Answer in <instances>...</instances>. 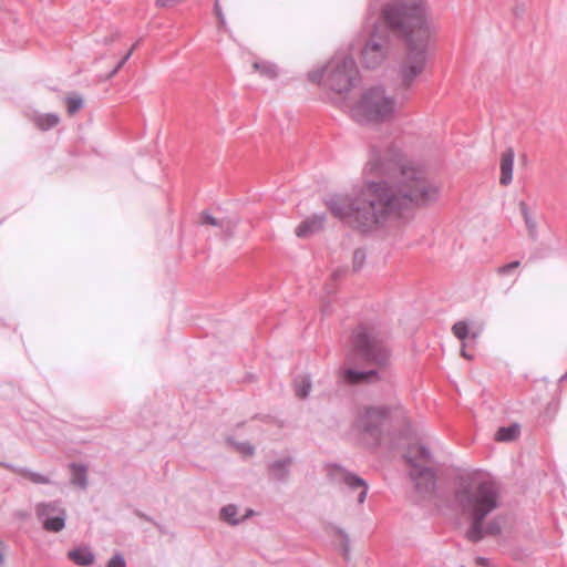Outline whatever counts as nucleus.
<instances>
[{
    "mask_svg": "<svg viewBox=\"0 0 567 567\" xmlns=\"http://www.w3.org/2000/svg\"><path fill=\"white\" fill-rule=\"evenodd\" d=\"M364 171L390 179L368 182L353 199L334 195L327 200L334 217L361 233L372 231L401 218L412 207L439 198V187L426 179L423 169L403 164L401 151L390 142L371 145Z\"/></svg>",
    "mask_w": 567,
    "mask_h": 567,
    "instance_id": "1",
    "label": "nucleus"
},
{
    "mask_svg": "<svg viewBox=\"0 0 567 567\" xmlns=\"http://www.w3.org/2000/svg\"><path fill=\"white\" fill-rule=\"evenodd\" d=\"M382 18L406 42V54L398 69L403 87L409 89L427 63L431 28L422 0H396L382 8Z\"/></svg>",
    "mask_w": 567,
    "mask_h": 567,
    "instance_id": "2",
    "label": "nucleus"
},
{
    "mask_svg": "<svg viewBox=\"0 0 567 567\" xmlns=\"http://www.w3.org/2000/svg\"><path fill=\"white\" fill-rule=\"evenodd\" d=\"M455 502L471 518L465 536L472 543L483 539V522L502 506L501 488L495 481L484 480L463 485L455 492Z\"/></svg>",
    "mask_w": 567,
    "mask_h": 567,
    "instance_id": "3",
    "label": "nucleus"
},
{
    "mask_svg": "<svg viewBox=\"0 0 567 567\" xmlns=\"http://www.w3.org/2000/svg\"><path fill=\"white\" fill-rule=\"evenodd\" d=\"M396 112V100L388 95L384 87L367 89L350 109V116L361 125L390 122Z\"/></svg>",
    "mask_w": 567,
    "mask_h": 567,
    "instance_id": "4",
    "label": "nucleus"
},
{
    "mask_svg": "<svg viewBox=\"0 0 567 567\" xmlns=\"http://www.w3.org/2000/svg\"><path fill=\"white\" fill-rule=\"evenodd\" d=\"M389 334L368 323L359 324L352 332L351 351L367 363L385 367L390 362Z\"/></svg>",
    "mask_w": 567,
    "mask_h": 567,
    "instance_id": "5",
    "label": "nucleus"
},
{
    "mask_svg": "<svg viewBox=\"0 0 567 567\" xmlns=\"http://www.w3.org/2000/svg\"><path fill=\"white\" fill-rule=\"evenodd\" d=\"M312 82L323 80L331 91L344 93L350 91L359 81V70L352 55L346 53L334 54L320 72L310 73Z\"/></svg>",
    "mask_w": 567,
    "mask_h": 567,
    "instance_id": "6",
    "label": "nucleus"
},
{
    "mask_svg": "<svg viewBox=\"0 0 567 567\" xmlns=\"http://www.w3.org/2000/svg\"><path fill=\"white\" fill-rule=\"evenodd\" d=\"M389 419L388 406H364L358 412L352 431L363 444L375 447L381 443Z\"/></svg>",
    "mask_w": 567,
    "mask_h": 567,
    "instance_id": "7",
    "label": "nucleus"
},
{
    "mask_svg": "<svg viewBox=\"0 0 567 567\" xmlns=\"http://www.w3.org/2000/svg\"><path fill=\"white\" fill-rule=\"evenodd\" d=\"M385 25L374 23L370 30L360 34L361 62L367 69H377L390 54L389 30L393 31L388 23Z\"/></svg>",
    "mask_w": 567,
    "mask_h": 567,
    "instance_id": "8",
    "label": "nucleus"
},
{
    "mask_svg": "<svg viewBox=\"0 0 567 567\" xmlns=\"http://www.w3.org/2000/svg\"><path fill=\"white\" fill-rule=\"evenodd\" d=\"M35 514L47 532L59 533L65 527L66 511L59 501L38 503Z\"/></svg>",
    "mask_w": 567,
    "mask_h": 567,
    "instance_id": "9",
    "label": "nucleus"
},
{
    "mask_svg": "<svg viewBox=\"0 0 567 567\" xmlns=\"http://www.w3.org/2000/svg\"><path fill=\"white\" fill-rule=\"evenodd\" d=\"M406 463L412 467L411 480L415 489L422 495H432L436 488V477L432 468L419 465L412 456H404Z\"/></svg>",
    "mask_w": 567,
    "mask_h": 567,
    "instance_id": "10",
    "label": "nucleus"
},
{
    "mask_svg": "<svg viewBox=\"0 0 567 567\" xmlns=\"http://www.w3.org/2000/svg\"><path fill=\"white\" fill-rule=\"evenodd\" d=\"M330 478L333 483L343 485L349 491H359L358 503H364L369 486L363 478L339 465H334L332 467V471L330 472Z\"/></svg>",
    "mask_w": 567,
    "mask_h": 567,
    "instance_id": "11",
    "label": "nucleus"
},
{
    "mask_svg": "<svg viewBox=\"0 0 567 567\" xmlns=\"http://www.w3.org/2000/svg\"><path fill=\"white\" fill-rule=\"evenodd\" d=\"M326 221L324 214H315L308 219L303 220L297 228L296 235L298 237H308L319 231Z\"/></svg>",
    "mask_w": 567,
    "mask_h": 567,
    "instance_id": "12",
    "label": "nucleus"
},
{
    "mask_svg": "<svg viewBox=\"0 0 567 567\" xmlns=\"http://www.w3.org/2000/svg\"><path fill=\"white\" fill-rule=\"evenodd\" d=\"M514 158H515V153H514L513 148H511V147L507 148L502 154L499 183L504 186L509 185L513 181Z\"/></svg>",
    "mask_w": 567,
    "mask_h": 567,
    "instance_id": "13",
    "label": "nucleus"
},
{
    "mask_svg": "<svg viewBox=\"0 0 567 567\" xmlns=\"http://www.w3.org/2000/svg\"><path fill=\"white\" fill-rule=\"evenodd\" d=\"M291 463V457H285L270 463L268 468L271 477L278 482L287 481L290 475L289 466Z\"/></svg>",
    "mask_w": 567,
    "mask_h": 567,
    "instance_id": "14",
    "label": "nucleus"
},
{
    "mask_svg": "<svg viewBox=\"0 0 567 567\" xmlns=\"http://www.w3.org/2000/svg\"><path fill=\"white\" fill-rule=\"evenodd\" d=\"M68 557L79 566H91L95 560V555L89 547L74 548L68 553Z\"/></svg>",
    "mask_w": 567,
    "mask_h": 567,
    "instance_id": "15",
    "label": "nucleus"
},
{
    "mask_svg": "<svg viewBox=\"0 0 567 567\" xmlns=\"http://www.w3.org/2000/svg\"><path fill=\"white\" fill-rule=\"evenodd\" d=\"M3 466L16 474L27 477L34 484H50L51 481L48 476L42 475L40 473L33 472L25 467H17L11 464H3Z\"/></svg>",
    "mask_w": 567,
    "mask_h": 567,
    "instance_id": "16",
    "label": "nucleus"
},
{
    "mask_svg": "<svg viewBox=\"0 0 567 567\" xmlns=\"http://www.w3.org/2000/svg\"><path fill=\"white\" fill-rule=\"evenodd\" d=\"M519 210L524 218L525 225L527 227L528 234L532 238H536L537 236V225L535 219L533 218L528 206L525 202H519Z\"/></svg>",
    "mask_w": 567,
    "mask_h": 567,
    "instance_id": "17",
    "label": "nucleus"
},
{
    "mask_svg": "<svg viewBox=\"0 0 567 567\" xmlns=\"http://www.w3.org/2000/svg\"><path fill=\"white\" fill-rule=\"evenodd\" d=\"M519 434V426L517 424H513L509 426H502L497 430L495 434V440L498 442H511L515 440Z\"/></svg>",
    "mask_w": 567,
    "mask_h": 567,
    "instance_id": "18",
    "label": "nucleus"
},
{
    "mask_svg": "<svg viewBox=\"0 0 567 567\" xmlns=\"http://www.w3.org/2000/svg\"><path fill=\"white\" fill-rule=\"evenodd\" d=\"M505 523V517L502 515H497L493 517L485 526H483V538L486 535L497 536L501 535L503 530V525Z\"/></svg>",
    "mask_w": 567,
    "mask_h": 567,
    "instance_id": "19",
    "label": "nucleus"
},
{
    "mask_svg": "<svg viewBox=\"0 0 567 567\" xmlns=\"http://www.w3.org/2000/svg\"><path fill=\"white\" fill-rule=\"evenodd\" d=\"M252 68L255 71L259 72L261 75L266 76L267 79H276L278 76V70L276 64L268 62V61H261V62H254Z\"/></svg>",
    "mask_w": 567,
    "mask_h": 567,
    "instance_id": "20",
    "label": "nucleus"
},
{
    "mask_svg": "<svg viewBox=\"0 0 567 567\" xmlns=\"http://www.w3.org/2000/svg\"><path fill=\"white\" fill-rule=\"evenodd\" d=\"M296 395L306 399L311 391V380L308 375H299L295 379Z\"/></svg>",
    "mask_w": 567,
    "mask_h": 567,
    "instance_id": "21",
    "label": "nucleus"
},
{
    "mask_svg": "<svg viewBox=\"0 0 567 567\" xmlns=\"http://www.w3.org/2000/svg\"><path fill=\"white\" fill-rule=\"evenodd\" d=\"M71 468L73 471L72 483L81 488H85L87 485L86 467L81 464L72 463Z\"/></svg>",
    "mask_w": 567,
    "mask_h": 567,
    "instance_id": "22",
    "label": "nucleus"
},
{
    "mask_svg": "<svg viewBox=\"0 0 567 567\" xmlns=\"http://www.w3.org/2000/svg\"><path fill=\"white\" fill-rule=\"evenodd\" d=\"M378 372L375 370L370 371H358L354 369H349L347 371V378L349 381L357 383L360 381H371L372 379L377 378Z\"/></svg>",
    "mask_w": 567,
    "mask_h": 567,
    "instance_id": "23",
    "label": "nucleus"
},
{
    "mask_svg": "<svg viewBox=\"0 0 567 567\" xmlns=\"http://www.w3.org/2000/svg\"><path fill=\"white\" fill-rule=\"evenodd\" d=\"M59 116L56 114H44L37 117V125L42 131H48L59 124Z\"/></svg>",
    "mask_w": 567,
    "mask_h": 567,
    "instance_id": "24",
    "label": "nucleus"
},
{
    "mask_svg": "<svg viewBox=\"0 0 567 567\" xmlns=\"http://www.w3.org/2000/svg\"><path fill=\"white\" fill-rule=\"evenodd\" d=\"M237 507L233 504L226 505L221 508L220 515L224 520L229 523L230 525H237L239 523V519L237 518Z\"/></svg>",
    "mask_w": 567,
    "mask_h": 567,
    "instance_id": "25",
    "label": "nucleus"
},
{
    "mask_svg": "<svg viewBox=\"0 0 567 567\" xmlns=\"http://www.w3.org/2000/svg\"><path fill=\"white\" fill-rule=\"evenodd\" d=\"M452 332L457 339H460L461 341H464L470 334V329H468L467 322L466 321L455 322L452 327Z\"/></svg>",
    "mask_w": 567,
    "mask_h": 567,
    "instance_id": "26",
    "label": "nucleus"
},
{
    "mask_svg": "<svg viewBox=\"0 0 567 567\" xmlns=\"http://www.w3.org/2000/svg\"><path fill=\"white\" fill-rule=\"evenodd\" d=\"M68 112L73 115L80 111L83 106V100L79 95H72L66 97Z\"/></svg>",
    "mask_w": 567,
    "mask_h": 567,
    "instance_id": "27",
    "label": "nucleus"
},
{
    "mask_svg": "<svg viewBox=\"0 0 567 567\" xmlns=\"http://www.w3.org/2000/svg\"><path fill=\"white\" fill-rule=\"evenodd\" d=\"M365 258L367 256L363 249H355L352 258L353 270H360L365 262Z\"/></svg>",
    "mask_w": 567,
    "mask_h": 567,
    "instance_id": "28",
    "label": "nucleus"
},
{
    "mask_svg": "<svg viewBox=\"0 0 567 567\" xmlns=\"http://www.w3.org/2000/svg\"><path fill=\"white\" fill-rule=\"evenodd\" d=\"M140 41L135 42L132 48L128 50V52L122 58L121 61H118V63L116 64V66L113 69V71L110 73V78L114 76L122 68L123 65L126 63V61L131 58V55L133 54L134 50L136 49V47L138 45Z\"/></svg>",
    "mask_w": 567,
    "mask_h": 567,
    "instance_id": "29",
    "label": "nucleus"
},
{
    "mask_svg": "<svg viewBox=\"0 0 567 567\" xmlns=\"http://www.w3.org/2000/svg\"><path fill=\"white\" fill-rule=\"evenodd\" d=\"M202 223L214 227H224V220L215 218L207 212L202 213Z\"/></svg>",
    "mask_w": 567,
    "mask_h": 567,
    "instance_id": "30",
    "label": "nucleus"
},
{
    "mask_svg": "<svg viewBox=\"0 0 567 567\" xmlns=\"http://www.w3.org/2000/svg\"><path fill=\"white\" fill-rule=\"evenodd\" d=\"M520 262L518 260L512 261L509 264L503 265L496 269V272L499 276H507L513 270L517 269L519 267Z\"/></svg>",
    "mask_w": 567,
    "mask_h": 567,
    "instance_id": "31",
    "label": "nucleus"
},
{
    "mask_svg": "<svg viewBox=\"0 0 567 567\" xmlns=\"http://www.w3.org/2000/svg\"><path fill=\"white\" fill-rule=\"evenodd\" d=\"M106 567H126L125 559L122 554H114L107 563Z\"/></svg>",
    "mask_w": 567,
    "mask_h": 567,
    "instance_id": "32",
    "label": "nucleus"
},
{
    "mask_svg": "<svg viewBox=\"0 0 567 567\" xmlns=\"http://www.w3.org/2000/svg\"><path fill=\"white\" fill-rule=\"evenodd\" d=\"M224 220V227H219L221 231L225 234L226 237H230L234 234V230L236 228L237 221L231 219H223Z\"/></svg>",
    "mask_w": 567,
    "mask_h": 567,
    "instance_id": "33",
    "label": "nucleus"
},
{
    "mask_svg": "<svg viewBox=\"0 0 567 567\" xmlns=\"http://www.w3.org/2000/svg\"><path fill=\"white\" fill-rule=\"evenodd\" d=\"M338 533L343 538V556L348 558L350 551L349 536L343 529H339Z\"/></svg>",
    "mask_w": 567,
    "mask_h": 567,
    "instance_id": "34",
    "label": "nucleus"
},
{
    "mask_svg": "<svg viewBox=\"0 0 567 567\" xmlns=\"http://www.w3.org/2000/svg\"><path fill=\"white\" fill-rule=\"evenodd\" d=\"M214 11H215V14H216L220 25L225 27V24H226L225 16L223 13V10H221V7H220L218 0H216V2H215Z\"/></svg>",
    "mask_w": 567,
    "mask_h": 567,
    "instance_id": "35",
    "label": "nucleus"
},
{
    "mask_svg": "<svg viewBox=\"0 0 567 567\" xmlns=\"http://www.w3.org/2000/svg\"><path fill=\"white\" fill-rule=\"evenodd\" d=\"M237 449L245 455H252L255 453V447L248 442L238 444Z\"/></svg>",
    "mask_w": 567,
    "mask_h": 567,
    "instance_id": "36",
    "label": "nucleus"
},
{
    "mask_svg": "<svg viewBox=\"0 0 567 567\" xmlns=\"http://www.w3.org/2000/svg\"><path fill=\"white\" fill-rule=\"evenodd\" d=\"M183 0H156V6L159 8H172Z\"/></svg>",
    "mask_w": 567,
    "mask_h": 567,
    "instance_id": "37",
    "label": "nucleus"
},
{
    "mask_svg": "<svg viewBox=\"0 0 567 567\" xmlns=\"http://www.w3.org/2000/svg\"><path fill=\"white\" fill-rule=\"evenodd\" d=\"M419 452H420V457L425 461V462H430L431 461V452L430 450L424 446V445H420L419 446Z\"/></svg>",
    "mask_w": 567,
    "mask_h": 567,
    "instance_id": "38",
    "label": "nucleus"
},
{
    "mask_svg": "<svg viewBox=\"0 0 567 567\" xmlns=\"http://www.w3.org/2000/svg\"><path fill=\"white\" fill-rule=\"evenodd\" d=\"M476 564L481 567H488V560L484 557H477Z\"/></svg>",
    "mask_w": 567,
    "mask_h": 567,
    "instance_id": "39",
    "label": "nucleus"
},
{
    "mask_svg": "<svg viewBox=\"0 0 567 567\" xmlns=\"http://www.w3.org/2000/svg\"><path fill=\"white\" fill-rule=\"evenodd\" d=\"M118 37H120L118 33H115V34H113L111 37L105 38L104 39V44H109V43L115 41L116 39H118Z\"/></svg>",
    "mask_w": 567,
    "mask_h": 567,
    "instance_id": "40",
    "label": "nucleus"
},
{
    "mask_svg": "<svg viewBox=\"0 0 567 567\" xmlns=\"http://www.w3.org/2000/svg\"><path fill=\"white\" fill-rule=\"evenodd\" d=\"M462 355L466 359H472L473 355L468 353V351H466V347H465V343H463L462 346Z\"/></svg>",
    "mask_w": 567,
    "mask_h": 567,
    "instance_id": "41",
    "label": "nucleus"
},
{
    "mask_svg": "<svg viewBox=\"0 0 567 567\" xmlns=\"http://www.w3.org/2000/svg\"><path fill=\"white\" fill-rule=\"evenodd\" d=\"M137 515H138L141 518H143V519H145V520H147V522H153V519H152L151 517L146 516L145 514L138 513Z\"/></svg>",
    "mask_w": 567,
    "mask_h": 567,
    "instance_id": "42",
    "label": "nucleus"
},
{
    "mask_svg": "<svg viewBox=\"0 0 567 567\" xmlns=\"http://www.w3.org/2000/svg\"><path fill=\"white\" fill-rule=\"evenodd\" d=\"M137 515H138L141 518H143V519H145V520H147V522H153V519H152L151 517L146 516L145 514L138 513Z\"/></svg>",
    "mask_w": 567,
    "mask_h": 567,
    "instance_id": "43",
    "label": "nucleus"
},
{
    "mask_svg": "<svg viewBox=\"0 0 567 567\" xmlns=\"http://www.w3.org/2000/svg\"><path fill=\"white\" fill-rule=\"evenodd\" d=\"M4 563V556L3 554L0 551V566Z\"/></svg>",
    "mask_w": 567,
    "mask_h": 567,
    "instance_id": "44",
    "label": "nucleus"
}]
</instances>
